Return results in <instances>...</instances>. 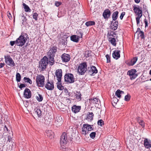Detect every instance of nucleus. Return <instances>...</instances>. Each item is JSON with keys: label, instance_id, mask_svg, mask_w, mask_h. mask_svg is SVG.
Masks as SVG:
<instances>
[{"label": "nucleus", "instance_id": "f257e3e1", "mask_svg": "<svg viewBox=\"0 0 151 151\" xmlns=\"http://www.w3.org/2000/svg\"><path fill=\"white\" fill-rule=\"evenodd\" d=\"M58 47L55 45L52 46L50 47L49 51L47 52V57L49 59V64L50 65H52L54 64V57L57 51Z\"/></svg>", "mask_w": 151, "mask_h": 151}, {"label": "nucleus", "instance_id": "f03ea898", "mask_svg": "<svg viewBox=\"0 0 151 151\" xmlns=\"http://www.w3.org/2000/svg\"><path fill=\"white\" fill-rule=\"evenodd\" d=\"M29 38L28 35L26 33L22 34L16 40V44L19 46L22 47L26 42L27 39Z\"/></svg>", "mask_w": 151, "mask_h": 151}, {"label": "nucleus", "instance_id": "7ed1b4c3", "mask_svg": "<svg viewBox=\"0 0 151 151\" xmlns=\"http://www.w3.org/2000/svg\"><path fill=\"white\" fill-rule=\"evenodd\" d=\"M48 63L49 64V59L47 57L45 56L40 61L39 67L41 68L42 70H44L45 69Z\"/></svg>", "mask_w": 151, "mask_h": 151}, {"label": "nucleus", "instance_id": "20e7f679", "mask_svg": "<svg viewBox=\"0 0 151 151\" xmlns=\"http://www.w3.org/2000/svg\"><path fill=\"white\" fill-rule=\"evenodd\" d=\"M86 62H83L80 64L78 66V70L81 75H84L87 71V65Z\"/></svg>", "mask_w": 151, "mask_h": 151}, {"label": "nucleus", "instance_id": "39448f33", "mask_svg": "<svg viewBox=\"0 0 151 151\" xmlns=\"http://www.w3.org/2000/svg\"><path fill=\"white\" fill-rule=\"evenodd\" d=\"M45 77L42 74L38 75L36 77V82L38 87H43L44 85Z\"/></svg>", "mask_w": 151, "mask_h": 151}, {"label": "nucleus", "instance_id": "423d86ee", "mask_svg": "<svg viewBox=\"0 0 151 151\" xmlns=\"http://www.w3.org/2000/svg\"><path fill=\"white\" fill-rule=\"evenodd\" d=\"M75 80L73 75L71 73H67L64 76V80L66 83H73L75 81Z\"/></svg>", "mask_w": 151, "mask_h": 151}, {"label": "nucleus", "instance_id": "0eeeda50", "mask_svg": "<svg viewBox=\"0 0 151 151\" xmlns=\"http://www.w3.org/2000/svg\"><path fill=\"white\" fill-rule=\"evenodd\" d=\"M67 142V136L65 132L63 133L61 136L60 141V144L61 146V149H64L65 148V145Z\"/></svg>", "mask_w": 151, "mask_h": 151}, {"label": "nucleus", "instance_id": "6e6552de", "mask_svg": "<svg viewBox=\"0 0 151 151\" xmlns=\"http://www.w3.org/2000/svg\"><path fill=\"white\" fill-rule=\"evenodd\" d=\"M136 72L137 71L135 69H132L127 71V75L129 76L130 79L133 80L137 76Z\"/></svg>", "mask_w": 151, "mask_h": 151}, {"label": "nucleus", "instance_id": "1a4fd4ad", "mask_svg": "<svg viewBox=\"0 0 151 151\" xmlns=\"http://www.w3.org/2000/svg\"><path fill=\"white\" fill-rule=\"evenodd\" d=\"M4 58L5 63L8 65L12 67L15 66V64L9 56H5Z\"/></svg>", "mask_w": 151, "mask_h": 151}, {"label": "nucleus", "instance_id": "9d476101", "mask_svg": "<svg viewBox=\"0 0 151 151\" xmlns=\"http://www.w3.org/2000/svg\"><path fill=\"white\" fill-rule=\"evenodd\" d=\"M87 71L88 73L91 76L95 75L98 73V70L96 67L92 66L88 68Z\"/></svg>", "mask_w": 151, "mask_h": 151}, {"label": "nucleus", "instance_id": "9b49d317", "mask_svg": "<svg viewBox=\"0 0 151 151\" xmlns=\"http://www.w3.org/2000/svg\"><path fill=\"white\" fill-rule=\"evenodd\" d=\"M133 10L134 12L138 15L137 17L140 19L142 16V11L140 9L139 6L138 7H136L135 6H134Z\"/></svg>", "mask_w": 151, "mask_h": 151}, {"label": "nucleus", "instance_id": "f8f14e48", "mask_svg": "<svg viewBox=\"0 0 151 151\" xmlns=\"http://www.w3.org/2000/svg\"><path fill=\"white\" fill-rule=\"evenodd\" d=\"M79 33L80 34L81 37H80L79 36H77L76 35H73L70 37L71 40L74 42H78L79 40V39L80 38H82L83 34L82 32H79Z\"/></svg>", "mask_w": 151, "mask_h": 151}, {"label": "nucleus", "instance_id": "ddd939ff", "mask_svg": "<svg viewBox=\"0 0 151 151\" xmlns=\"http://www.w3.org/2000/svg\"><path fill=\"white\" fill-rule=\"evenodd\" d=\"M55 74L58 82H61L62 76V71L61 69H58L56 70Z\"/></svg>", "mask_w": 151, "mask_h": 151}, {"label": "nucleus", "instance_id": "4468645a", "mask_svg": "<svg viewBox=\"0 0 151 151\" xmlns=\"http://www.w3.org/2000/svg\"><path fill=\"white\" fill-rule=\"evenodd\" d=\"M45 87L48 90H52L54 88L53 81H48L47 83L45 85Z\"/></svg>", "mask_w": 151, "mask_h": 151}, {"label": "nucleus", "instance_id": "2eb2a0df", "mask_svg": "<svg viewBox=\"0 0 151 151\" xmlns=\"http://www.w3.org/2000/svg\"><path fill=\"white\" fill-rule=\"evenodd\" d=\"M45 135L50 139H52L54 138V134L52 130H48L45 131Z\"/></svg>", "mask_w": 151, "mask_h": 151}, {"label": "nucleus", "instance_id": "dca6fc26", "mask_svg": "<svg viewBox=\"0 0 151 151\" xmlns=\"http://www.w3.org/2000/svg\"><path fill=\"white\" fill-rule=\"evenodd\" d=\"M24 96L27 99H29L31 97V93L29 88H25L24 92Z\"/></svg>", "mask_w": 151, "mask_h": 151}, {"label": "nucleus", "instance_id": "f3484780", "mask_svg": "<svg viewBox=\"0 0 151 151\" xmlns=\"http://www.w3.org/2000/svg\"><path fill=\"white\" fill-rule=\"evenodd\" d=\"M111 12L108 9L105 10L103 12V16L105 19L109 18L110 16Z\"/></svg>", "mask_w": 151, "mask_h": 151}, {"label": "nucleus", "instance_id": "a211bd4d", "mask_svg": "<svg viewBox=\"0 0 151 151\" xmlns=\"http://www.w3.org/2000/svg\"><path fill=\"white\" fill-rule=\"evenodd\" d=\"M61 58L63 61L65 62H68L70 58L69 55L65 53L63 54L61 56Z\"/></svg>", "mask_w": 151, "mask_h": 151}, {"label": "nucleus", "instance_id": "6ab92c4d", "mask_svg": "<svg viewBox=\"0 0 151 151\" xmlns=\"http://www.w3.org/2000/svg\"><path fill=\"white\" fill-rule=\"evenodd\" d=\"M81 109V106L73 105L71 108L72 111L75 113H78Z\"/></svg>", "mask_w": 151, "mask_h": 151}, {"label": "nucleus", "instance_id": "aec40b11", "mask_svg": "<svg viewBox=\"0 0 151 151\" xmlns=\"http://www.w3.org/2000/svg\"><path fill=\"white\" fill-rule=\"evenodd\" d=\"M120 51L115 50L112 54L113 58L116 60L118 59L120 57Z\"/></svg>", "mask_w": 151, "mask_h": 151}, {"label": "nucleus", "instance_id": "412c9836", "mask_svg": "<svg viewBox=\"0 0 151 151\" xmlns=\"http://www.w3.org/2000/svg\"><path fill=\"white\" fill-rule=\"evenodd\" d=\"M63 122V119L61 116H58L56 117L55 123L56 124L60 126L62 124Z\"/></svg>", "mask_w": 151, "mask_h": 151}, {"label": "nucleus", "instance_id": "4be33fe9", "mask_svg": "<svg viewBox=\"0 0 151 151\" xmlns=\"http://www.w3.org/2000/svg\"><path fill=\"white\" fill-rule=\"evenodd\" d=\"M93 116L94 115L93 112H88L87 114L86 119L88 121L91 122L93 120Z\"/></svg>", "mask_w": 151, "mask_h": 151}, {"label": "nucleus", "instance_id": "5701e85b", "mask_svg": "<svg viewBox=\"0 0 151 151\" xmlns=\"http://www.w3.org/2000/svg\"><path fill=\"white\" fill-rule=\"evenodd\" d=\"M144 145L145 147L147 148H149L151 147V142L147 139H145L144 140Z\"/></svg>", "mask_w": 151, "mask_h": 151}, {"label": "nucleus", "instance_id": "b1692460", "mask_svg": "<svg viewBox=\"0 0 151 151\" xmlns=\"http://www.w3.org/2000/svg\"><path fill=\"white\" fill-rule=\"evenodd\" d=\"M93 125H90L88 124H84L83 127L84 129H86V130L88 131H91L93 130V128L92 127Z\"/></svg>", "mask_w": 151, "mask_h": 151}, {"label": "nucleus", "instance_id": "393cba45", "mask_svg": "<svg viewBox=\"0 0 151 151\" xmlns=\"http://www.w3.org/2000/svg\"><path fill=\"white\" fill-rule=\"evenodd\" d=\"M137 60V57H135L130 62H129L128 64L129 65H134Z\"/></svg>", "mask_w": 151, "mask_h": 151}, {"label": "nucleus", "instance_id": "a878e982", "mask_svg": "<svg viewBox=\"0 0 151 151\" xmlns=\"http://www.w3.org/2000/svg\"><path fill=\"white\" fill-rule=\"evenodd\" d=\"M34 114L38 117H39L41 115V111L40 109L36 108L34 109Z\"/></svg>", "mask_w": 151, "mask_h": 151}, {"label": "nucleus", "instance_id": "bb28decb", "mask_svg": "<svg viewBox=\"0 0 151 151\" xmlns=\"http://www.w3.org/2000/svg\"><path fill=\"white\" fill-rule=\"evenodd\" d=\"M119 12L117 11H116L114 12L112 15V18L114 21L116 20L118 16Z\"/></svg>", "mask_w": 151, "mask_h": 151}, {"label": "nucleus", "instance_id": "cd10ccee", "mask_svg": "<svg viewBox=\"0 0 151 151\" xmlns=\"http://www.w3.org/2000/svg\"><path fill=\"white\" fill-rule=\"evenodd\" d=\"M109 40L113 46H115L116 45V40L115 38L109 37Z\"/></svg>", "mask_w": 151, "mask_h": 151}, {"label": "nucleus", "instance_id": "c85d7f7f", "mask_svg": "<svg viewBox=\"0 0 151 151\" xmlns=\"http://www.w3.org/2000/svg\"><path fill=\"white\" fill-rule=\"evenodd\" d=\"M91 103L93 104H99V102H100V100L96 98H94L93 99H89Z\"/></svg>", "mask_w": 151, "mask_h": 151}, {"label": "nucleus", "instance_id": "c756f323", "mask_svg": "<svg viewBox=\"0 0 151 151\" xmlns=\"http://www.w3.org/2000/svg\"><path fill=\"white\" fill-rule=\"evenodd\" d=\"M76 99L78 101L81 99V94L80 92H77L75 95Z\"/></svg>", "mask_w": 151, "mask_h": 151}, {"label": "nucleus", "instance_id": "7c9ffc66", "mask_svg": "<svg viewBox=\"0 0 151 151\" xmlns=\"http://www.w3.org/2000/svg\"><path fill=\"white\" fill-rule=\"evenodd\" d=\"M113 27L111 28L113 30H115L117 29L118 26V22L117 21H115L113 23Z\"/></svg>", "mask_w": 151, "mask_h": 151}, {"label": "nucleus", "instance_id": "2f4dec72", "mask_svg": "<svg viewBox=\"0 0 151 151\" xmlns=\"http://www.w3.org/2000/svg\"><path fill=\"white\" fill-rule=\"evenodd\" d=\"M95 22L93 21H89L85 23V25L87 27L94 25L95 24Z\"/></svg>", "mask_w": 151, "mask_h": 151}, {"label": "nucleus", "instance_id": "473e14b6", "mask_svg": "<svg viewBox=\"0 0 151 151\" xmlns=\"http://www.w3.org/2000/svg\"><path fill=\"white\" fill-rule=\"evenodd\" d=\"M124 93V91H120L119 89H118L116 91L115 93V95L116 96H117L118 97L120 98L121 95V94L123 93Z\"/></svg>", "mask_w": 151, "mask_h": 151}, {"label": "nucleus", "instance_id": "72a5a7b5", "mask_svg": "<svg viewBox=\"0 0 151 151\" xmlns=\"http://www.w3.org/2000/svg\"><path fill=\"white\" fill-rule=\"evenodd\" d=\"M23 5L24 6V9L25 10V11L26 12H30L31 11V9H30L28 5H27L24 3H23Z\"/></svg>", "mask_w": 151, "mask_h": 151}, {"label": "nucleus", "instance_id": "f704fd0d", "mask_svg": "<svg viewBox=\"0 0 151 151\" xmlns=\"http://www.w3.org/2000/svg\"><path fill=\"white\" fill-rule=\"evenodd\" d=\"M61 82H58L56 83L58 88L60 90H62L64 89V87L62 85Z\"/></svg>", "mask_w": 151, "mask_h": 151}, {"label": "nucleus", "instance_id": "c9c22d12", "mask_svg": "<svg viewBox=\"0 0 151 151\" xmlns=\"http://www.w3.org/2000/svg\"><path fill=\"white\" fill-rule=\"evenodd\" d=\"M22 17H23V19H22V24L23 25H26L27 24V19L26 18V17L24 16V15L22 16Z\"/></svg>", "mask_w": 151, "mask_h": 151}, {"label": "nucleus", "instance_id": "e433bc0d", "mask_svg": "<svg viewBox=\"0 0 151 151\" xmlns=\"http://www.w3.org/2000/svg\"><path fill=\"white\" fill-rule=\"evenodd\" d=\"M36 98L37 101L39 102L42 101L43 99V98L42 95L40 94H38V96H36Z\"/></svg>", "mask_w": 151, "mask_h": 151}, {"label": "nucleus", "instance_id": "4c0bfd02", "mask_svg": "<svg viewBox=\"0 0 151 151\" xmlns=\"http://www.w3.org/2000/svg\"><path fill=\"white\" fill-rule=\"evenodd\" d=\"M21 79V76L20 74L18 73H17L16 74V80L17 82H19L20 81Z\"/></svg>", "mask_w": 151, "mask_h": 151}, {"label": "nucleus", "instance_id": "58836bf2", "mask_svg": "<svg viewBox=\"0 0 151 151\" xmlns=\"http://www.w3.org/2000/svg\"><path fill=\"white\" fill-rule=\"evenodd\" d=\"M23 79L25 81V82L28 83L30 84H32V81L29 78H27L26 77H24Z\"/></svg>", "mask_w": 151, "mask_h": 151}, {"label": "nucleus", "instance_id": "ea45409f", "mask_svg": "<svg viewBox=\"0 0 151 151\" xmlns=\"http://www.w3.org/2000/svg\"><path fill=\"white\" fill-rule=\"evenodd\" d=\"M138 122L140 125L143 128L145 127V123L143 120H138Z\"/></svg>", "mask_w": 151, "mask_h": 151}, {"label": "nucleus", "instance_id": "a19ab883", "mask_svg": "<svg viewBox=\"0 0 151 151\" xmlns=\"http://www.w3.org/2000/svg\"><path fill=\"white\" fill-rule=\"evenodd\" d=\"M97 123L101 127L103 126L104 124V122L102 119H100L98 120Z\"/></svg>", "mask_w": 151, "mask_h": 151}, {"label": "nucleus", "instance_id": "79ce46f5", "mask_svg": "<svg viewBox=\"0 0 151 151\" xmlns=\"http://www.w3.org/2000/svg\"><path fill=\"white\" fill-rule=\"evenodd\" d=\"M138 35H140L139 36L142 39H145V37L144 33V32L142 31H140V32H139V33H138Z\"/></svg>", "mask_w": 151, "mask_h": 151}, {"label": "nucleus", "instance_id": "37998d69", "mask_svg": "<svg viewBox=\"0 0 151 151\" xmlns=\"http://www.w3.org/2000/svg\"><path fill=\"white\" fill-rule=\"evenodd\" d=\"M96 133L95 132H93L91 133L90 134V136L92 139H94L96 136Z\"/></svg>", "mask_w": 151, "mask_h": 151}, {"label": "nucleus", "instance_id": "c03bdc74", "mask_svg": "<svg viewBox=\"0 0 151 151\" xmlns=\"http://www.w3.org/2000/svg\"><path fill=\"white\" fill-rule=\"evenodd\" d=\"M38 16V14L36 13H35L33 14V18L36 21L37 20V17Z\"/></svg>", "mask_w": 151, "mask_h": 151}, {"label": "nucleus", "instance_id": "a18cd8bd", "mask_svg": "<svg viewBox=\"0 0 151 151\" xmlns=\"http://www.w3.org/2000/svg\"><path fill=\"white\" fill-rule=\"evenodd\" d=\"M105 56L107 59V63H109L110 62V57L109 55L108 54H107Z\"/></svg>", "mask_w": 151, "mask_h": 151}, {"label": "nucleus", "instance_id": "49530a36", "mask_svg": "<svg viewBox=\"0 0 151 151\" xmlns=\"http://www.w3.org/2000/svg\"><path fill=\"white\" fill-rule=\"evenodd\" d=\"M125 12H122L121 13L120 16V18L122 20L124 17V16L125 15Z\"/></svg>", "mask_w": 151, "mask_h": 151}, {"label": "nucleus", "instance_id": "de8ad7c7", "mask_svg": "<svg viewBox=\"0 0 151 151\" xmlns=\"http://www.w3.org/2000/svg\"><path fill=\"white\" fill-rule=\"evenodd\" d=\"M61 4V3L59 1H55V6L57 7L60 5Z\"/></svg>", "mask_w": 151, "mask_h": 151}, {"label": "nucleus", "instance_id": "09e8293b", "mask_svg": "<svg viewBox=\"0 0 151 151\" xmlns=\"http://www.w3.org/2000/svg\"><path fill=\"white\" fill-rule=\"evenodd\" d=\"M130 98L128 95H126L124 97V100L125 101H128L130 100Z\"/></svg>", "mask_w": 151, "mask_h": 151}, {"label": "nucleus", "instance_id": "8fccbe9b", "mask_svg": "<svg viewBox=\"0 0 151 151\" xmlns=\"http://www.w3.org/2000/svg\"><path fill=\"white\" fill-rule=\"evenodd\" d=\"M26 86L24 84H20L19 87L21 89H22V88L25 87Z\"/></svg>", "mask_w": 151, "mask_h": 151}, {"label": "nucleus", "instance_id": "3c124183", "mask_svg": "<svg viewBox=\"0 0 151 151\" xmlns=\"http://www.w3.org/2000/svg\"><path fill=\"white\" fill-rule=\"evenodd\" d=\"M14 44H16V41H12L10 42V44L12 46H13Z\"/></svg>", "mask_w": 151, "mask_h": 151}, {"label": "nucleus", "instance_id": "603ef678", "mask_svg": "<svg viewBox=\"0 0 151 151\" xmlns=\"http://www.w3.org/2000/svg\"><path fill=\"white\" fill-rule=\"evenodd\" d=\"M136 20L137 24L138 25L139 24L140 22V19L136 17Z\"/></svg>", "mask_w": 151, "mask_h": 151}, {"label": "nucleus", "instance_id": "864d4df0", "mask_svg": "<svg viewBox=\"0 0 151 151\" xmlns=\"http://www.w3.org/2000/svg\"><path fill=\"white\" fill-rule=\"evenodd\" d=\"M7 16L10 19H12V16L11 15V14L10 13H8V14H7Z\"/></svg>", "mask_w": 151, "mask_h": 151}, {"label": "nucleus", "instance_id": "5fc2aeb1", "mask_svg": "<svg viewBox=\"0 0 151 151\" xmlns=\"http://www.w3.org/2000/svg\"><path fill=\"white\" fill-rule=\"evenodd\" d=\"M115 34V33L113 32H111L109 35L108 37H109V36H111L112 37H114V35Z\"/></svg>", "mask_w": 151, "mask_h": 151}, {"label": "nucleus", "instance_id": "6e6d98bb", "mask_svg": "<svg viewBox=\"0 0 151 151\" xmlns=\"http://www.w3.org/2000/svg\"><path fill=\"white\" fill-rule=\"evenodd\" d=\"M86 130H86V129H84V128L83 129L82 132H83V134H84L85 135L86 134Z\"/></svg>", "mask_w": 151, "mask_h": 151}, {"label": "nucleus", "instance_id": "4d7b16f0", "mask_svg": "<svg viewBox=\"0 0 151 151\" xmlns=\"http://www.w3.org/2000/svg\"><path fill=\"white\" fill-rule=\"evenodd\" d=\"M144 22L145 24V27H146L148 26V23L147 22L146 19H145L144 20Z\"/></svg>", "mask_w": 151, "mask_h": 151}, {"label": "nucleus", "instance_id": "13d9d810", "mask_svg": "<svg viewBox=\"0 0 151 151\" xmlns=\"http://www.w3.org/2000/svg\"><path fill=\"white\" fill-rule=\"evenodd\" d=\"M143 9L144 11L145 12H146L147 11V9L146 8V6H145L144 4H143Z\"/></svg>", "mask_w": 151, "mask_h": 151}, {"label": "nucleus", "instance_id": "bf43d9fd", "mask_svg": "<svg viewBox=\"0 0 151 151\" xmlns=\"http://www.w3.org/2000/svg\"><path fill=\"white\" fill-rule=\"evenodd\" d=\"M141 31L140 30V29L139 28H138L137 29V31L136 32V33H137L138 32V33H139V32H140V31Z\"/></svg>", "mask_w": 151, "mask_h": 151}, {"label": "nucleus", "instance_id": "052dcab7", "mask_svg": "<svg viewBox=\"0 0 151 151\" xmlns=\"http://www.w3.org/2000/svg\"><path fill=\"white\" fill-rule=\"evenodd\" d=\"M5 64L4 63H0V68H2L4 66Z\"/></svg>", "mask_w": 151, "mask_h": 151}, {"label": "nucleus", "instance_id": "680f3d73", "mask_svg": "<svg viewBox=\"0 0 151 151\" xmlns=\"http://www.w3.org/2000/svg\"><path fill=\"white\" fill-rule=\"evenodd\" d=\"M4 131H8V128L6 127V126L5 125L4 127Z\"/></svg>", "mask_w": 151, "mask_h": 151}, {"label": "nucleus", "instance_id": "e2e57ef3", "mask_svg": "<svg viewBox=\"0 0 151 151\" xmlns=\"http://www.w3.org/2000/svg\"><path fill=\"white\" fill-rule=\"evenodd\" d=\"M135 2L137 4L139 3L140 1V0H134Z\"/></svg>", "mask_w": 151, "mask_h": 151}, {"label": "nucleus", "instance_id": "0e129e2a", "mask_svg": "<svg viewBox=\"0 0 151 151\" xmlns=\"http://www.w3.org/2000/svg\"><path fill=\"white\" fill-rule=\"evenodd\" d=\"M113 101H116L117 102H118V99H116V98H114V99H113Z\"/></svg>", "mask_w": 151, "mask_h": 151}, {"label": "nucleus", "instance_id": "69168bd1", "mask_svg": "<svg viewBox=\"0 0 151 151\" xmlns=\"http://www.w3.org/2000/svg\"><path fill=\"white\" fill-rule=\"evenodd\" d=\"M79 32H78L77 33V34L78 35H77V36H79L80 37H81V35H80V34L79 33Z\"/></svg>", "mask_w": 151, "mask_h": 151}, {"label": "nucleus", "instance_id": "338daca9", "mask_svg": "<svg viewBox=\"0 0 151 151\" xmlns=\"http://www.w3.org/2000/svg\"><path fill=\"white\" fill-rule=\"evenodd\" d=\"M65 92H68V90L67 89H65Z\"/></svg>", "mask_w": 151, "mask_h": 151}, {"label": "nucleus", "instance_id": "774afa93", "mask_svg": "<svg viewBox=\"0 0 151 151\" xmlns=\"http://www.w3.org/2000/svg\"><path fill=\"white\" fill-rule=\"evenodd\" d=\"M149 73L150 75H151V70L150 71Z\"/></svg>", "mask_w": 151, "mask_h": 151}]
</instances>
